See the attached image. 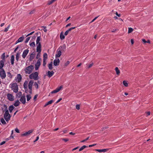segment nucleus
<instances>
[{"mask_svg":"<svg viewBox=\"0 0 153 153\" xmlns=\"http://www.w3.org/2000/svg\"><path fill=\"white\" fill-rule=\"evenodd\" d=\"M66 48V45H64L62 46H61L57 49L56 51V54L55 55L56 57H59L62 54V51H64Z\"/></svg>","mask_w":153,"mask_h":153,"instance_id":"f257e3e1","label":"nucleus"},{"mask_svg":"<svg viewBox=\"0 0 153 153\" xmlns=\"http://www.w3.org/2000/svg\"><path fill=\"white\" fill-rule=\"evenodd\" d=\"M10 87L13 92L17 93L18 91V87L17 84L16 82H13L10 85Z\"/></svg>","mask_w":153,"mask_h":153,"instance_id":"f03ea898","label":"nucleus"},{"mask_svg":"<svg viewBox=\"0 0 153 153\" xmlns=\"http://www.w3.org/2000/svg\"><path fill=\"white\" fill-rule=\"evenodd\" d=\"M34 69V67L33 65H31L25 68V72L26 74H29L32 73Z\"/></svg>","mask_w":153,"mask_h":153,"instance_id":"7ed1b4c3","label":"nucleus"},{"mask_svg":"<svg viewBox=\"0 0 153 153\" xmlns=\"http://www.w3.org/2000/svg\"><path fill=\"white\" fill-rule=\"evenodd\" d=\"M7 107L6 109H7L4 115V117L6 122L8 123V121L10 119L11 117L9 113L8 110L7 109Z\"/></svg>","mask_w":153,"mask_h":153,"instance_id":"20e7f679","label":"nucleus"},{"mask_svg":"<svg viewBox=\"0 0 153 153\" xmlns=\"http://www.w3.org/2000/svg\"><path fill=\"white\" fill-rule=\"evenodd\" d=\"M38 73L37 72H35L30 74L29 76V78L30 79H33L35 80H37L38 79Z\"/></svg>","mask_w":153,"mask_h":153,"instance_id":"39448f33","label":"nucleus"},{"mask_svg":"<svg viewBox=\"0 0 153 153\" xmlns=\"http://www.w3.org/2000/svg\"><path fill=\"white\" fill-rule=\"evenodd\" d=\"M34 82L33 80H30L28 84V88L29 91H28L30 94L32 93V86Z\"/></svg>","mask_w":153,"mask_h":153,"instance_id":"423d86ee","label":"nucleus"},{"mask_svg":"<svg viewBox=\"0 0 153 153\" xmlns=\"http://www.w3.org/2000/svg\"><path fill=\"white\" fill-rule=\"evenodd\" d=\"M7 99L10 101H12L14 100V97L11 94H7Z\"/></svg>","mask_w":153,"mask_h":153,"instance_id":"0eeeda50","label":"nucleus"},{"mask_svg":"<svg viewBox=\"0 0 153 153\" xmlns=\"http://www.w3.org/2000/svg\"><path fill=\"white\" fill-rule=\"evenodd\" d=\"M0 76L2 79H4L6 76V74L4 69L0 71Z\"/></svg>","mask_w":153,"mask_h":153,"instance_id":"6e6552de","label":"nucleus"},{"mask_svg":"<svg viewBox=\"0 0 153 153\" xmlns=\"http://www.w3.org/2000/svg\"><path fill=\"white\" fill-rule=\"evenodd\" d=\"M22 79V76L20 74L17 75V76L15 77V80L17 82L19 83L21 81Z\"/></svg>","mask_w":153,"mask_h":153,"instance_id":"1a4fd4ad","label":"nucleus"},{"mask_svg":"<svg viewBox=\"0 0 153 153\" xmlns=\"http://www.w3.org/2000/svg\"><path fill=\"white\" fill-rule=\"evenodd\" d=\"M41 60H42L41 58H39L35 65V69L36 70V71L38 70L40 65L41 61Z\"/></svg>","mask_w":153,"mask_h":153,"instance_id":"9d476101","label":"nucleus"},{"mask_svg":"<svg viewBox=\"0 0 153 153\" xmlns=\"http://www.w3.org/2000/svg\"><path fill=\"white\" fill-rule=\"evenodd\" d=\"M62 88V86H60L59 87L57 88L55 90H54L53 91H52L51 92V93L54 94V93H56L57 92H59L61 89Z\"/></svg>","mask_w":153,"mask_h":153,"instance_id":"9b49d317","label":"nucleus"},{"mask_svg":"<svg viewBox=\"0 0 153 153\" xmlns=\"http://www.w3.org/2000/svg\"><path fill=\"white\" fill-rule=\"evenodd\" d=\"M20 101L23 104H25L26 102V98L25 96L23 95L22 96L20 99Z\"/></svg>","mask_w":153,"mask_h":153,"instance_id":"f8f14e48","label":"nucleus"},{"mask_svg":"<svg viewBox=\"0 0 153 153\" xmlns=\"http://www.w3.org/2000/svg\"><path fill=\"white\" fill-rule=\"evenodd\" d=\"M29 52L28 49H26L25 50L23 53L22 54V57L23 58H25L27 55V54Z\"/></svg>","mask_w":153,"mask_h":153,"instance_id":"ddd939ff","label":"nucleus"},{"mask_svg":"<svg viewBox=\"0 0 153 153\" xmlns=\"http://www.w3.org/2000/svg\"><path fill=\"white\" fill-rule=\"evenodd\" d=\"M32 131L31 130H29L27 132H26L25 133H23L21 134L22 136H27L28 135L30 134L32 132Z\"/></svg>","mask_w":153,"mask_h":153,"instance_id":"4468645a","label":"nucleus"},{"mask_svg":"<svg viewBox=\"0 0 153 153\" xmlns=\"http://www.w3.org/2000/svg\"><path fill=\"white\" fill-rule=\"evenodd\" d=\"M59 62L60 60L59 59H54L53 61V64L55 66L58 65H59Z\"/></svg>","mask_w":153,"mask_h":153,"instance_id":"2eb2a0df","label":"nucleus"},{"mask_svg":"<svg viewBox=\"0 0 153 153\" xmlns=\"http://www.w3.org/2000/svg\"><path fill=\"white\" fill-rule=\"evenodd\" d=\"M40 36H38L37 38L36 42V45H41V43L40 42Z\"/></svg>","mask_w":153,"mask_h":153,"instance_id":"dca6fc26","label":"nucleus"},{"mask_svg":"<svg viewBox=\"0 0 153 153\" xmlns=\"http://www.w3.org/2000/svg\"><path fill=\"white\" fill-rule=\"evenodd\" d=\"M75 27L70 28H69V29H68V30H67L65 32V33H64V35L65 36H67L68 34L69 31H71V30L75 29Z\"/></svg>","mask_w":153,"mask_h":153,"instance_id":"f3484780","label":"nucleus"},{"mask_svg":"<svg viewBox=\"0 0 153 153\" xmlns=\"http://www.w3.org/2000/svg\"><path fill=\"white\" fill-rule=\"evenodd\" d=\"M54 74V72L52 71H48L47 73V76L49 77H51Z\"/></svg>","mask_w":153,"mask_h":153,"instance_id":"a211bd4d","label":"nucleus"},{"mask_svg":"<svg viewBox=\"0 0 153 153\" xmlns=\"http://www.w3.org/2000/svg\"><path fill=\"white\" fill-rule=\"evenodd\" d=\"M20 103L19 100H17L15 101V102L13 103V105L17 107L19 105Z\"/></svg>","mask_w":153,"mask_h":153,"instance_id":"6ab92c4d","label":"nucleus"},{"mask_svg":"<svg viewBox=\"0 0 153 153\" xmlns=\"http://www.w3.org/2000/svg\"><path fill=\"white\" fill-rule=\"evenodd\" d=\"M37 46L36 52L38 53H40L41 51V45H39Z\"/></svg>","mask_w":153,"mask_h":153,"instance_id":"aec40b11","label":"nucleus"},{"mask_svg":"<svg viewBox=\"0 0 153 153\" xmlns=\"http://www.w3.org/2000/svg\"><path fill=\"white\" fill-rule=\"evenodd\" d=\"M14 55H12L11 56V59H10L11 63L12 65H13L14 64Z\"/></svg>","mask_w":153,"mask_h":153,"instance_id":"412c9836","label":"nucleus"},{"mask_svg":"<svg viewBox=\"0 0 153 153\" xmlns=\"http://www.w3.org/2000/svg\"><path fill=\"white\" fill-rule=\"evenodd\" d=\"M53 102V100H51L49 101L48 102H47L45 105H44V107H46L48 105H49L51 104Z\"/></svg>","mask_w":153,"mask_h":153,"instance_id":"4be33fe9","label":"nucleus"},{"mask_svg":"<svg viewBox=\"0 0 153 153\" xmlns=\"http://www.w3.org/2000/svg\"><path fill=\"white\" fill-rule=\"evenodd\" d=\"M28 84V81L26 80L24 82L23 84L24 88H27V85Z\"/></svg>","mask_w":153,"mask_h":153,"instance_id":"5701e85b","label":"nucleus"},{"mask_svg":"<svg viewBox=\"0 0 153 153\" xmlns=\"http://www.w3.org/2000/svg\"><path fill=\"white\" fill-rule=\"evenodd\" d=\"M1 58L2 59V60H1V61H3V62L4 63L5 61V53H4L2 54L1 56Z\"/></svg>","mask_w":153,"mask_h":153,"instance_id":"b1692460","label":"nucleus"},{"mask_svg":"<svg viewBox=\"0 0 153 153\" xmlns=\"http://www.w3.org/2000/svg\"><path fill=\"white\" fill-rule=\"evenodd\" d=\"M34 54H33V53H32L30 55L29 58V60L30 61H31L32 60H33L34 57Z\"/></svg>","mask_w":153,"mask_h":153,"instance_id":"393cba45","label":"nucleus"},{"mask_svg":"<svg viewBox=\"0 0 153 153\" xmlns=\"http://www.w3.org/2000/svg\"><path fill=\"white\" fill-rule=\"evenodd\" d=\"M60 37L61 40H63L65 38V36H64L62 32L60 33Z\"/></svg>","mask_w":153,"mask_h":153,"instance_id":"a878e982","label":"nucleus"},{"mask_svg":"<svg viewBox=\"0 0 153 153\" xmlns=\"http://www.w3.org/2000/svg\"><path fill=\"white\" fill-rule=\"evenodd\" d=\"M14 107L13 105L10 106L9 108V109L10 111V112L11 113L12 112V111L14 108Z\"/></svg>","mask_w":153,"mask_h":153,"instance_id":"bb28decb","label":"nucleus"},{"mask_svg":"<svg viewBox=\"0 0 153 153\" xmlns=\"http://www.w3.org/2000/svg\"><path fill=\"white\" fill-rule=\"evenodd\" d=\"M37 82L38 83L35 82L34 84V86L35 88L36 89H37L38 88L39 86L38 83H39V81H37Z\"/></svg>","mask_w":153,"mask_h":153,"instance_id":"cd10ccee","label":"nucleus"},{"mask_svg":"<svg viewBox=\"0 0 153 153\" xmlns=\"http://www.w3.org/2000/svg\"><path fill=\"white\" fill-rule=\"evenodd\" d=\"M4 65V63L3 62V61H0V69L1 70V69H3L2 68L3 67Z\"/></svg>","mask_w":153,"mask_h":153,"instance_id":"c85d7f7f","label":"nucleus"},{"mask_svg":"<svg viewBox=\"0 0 153 153\" xmlns=\"http://www.w3.org/2000/svg\"><path fill=\"white\" fill-rule=\"evenodd\" d=\"M115 70L116 71V74L117 75H119L120 73V70L118 69V67H117L115 68Z\"/></svg>","mask_w":153,"mask_h":153,"instance_id":"c756f323","label":"nucleus"},{"mask_svg":"<svg viewBox=\"0 0 153 153\" xmlns=\"http://www.w3.org/2000/svg\"><path fill=\"white\" fill-rule=\"evenodd\" d=\"M20 53H16V59L17 61H18L19 58Z\"/></svg>","mask_w":153,"mask_h":153,"instance_id":"7c9ffc66","label":"nucleus"},{"mask_svg":"<svg viewBox=\"0 0 153 153\" xmlns=\"http://www.w3.org/2000/svg\"><path fill=\"white\" fill-rule=\"evenodd\" d=\"M22 93L21 92H19L16 94V97H20L21 96H22Z\"/></svg>","mask_w":153,"mask_h":153,"instance_id":"2f4dec72","label":"nucleus"},{"mask_svg":"<svg viewBox=\"0 0 153 153\" xmlns=\"http://www.w3.org/2000/svg\"><path fill=\"white\" fill-rule=\"evenodd\" d=\"M24 37L23 36L20 37L18 39V42H22L24 40Z\"/></svg>","mask_w":153,"mask_h":153,"instance_id":"473e14b6","label":"nucleus"},{"mask_svg":"<svg viewBox=\"0 0 153 153\" xmlns=\"http://www.w3.org/2000/svg\"><path fill=\"white\" fill-rule=\"evenodd\" d=\"M88 147L87 146H85V145H84V146H82L79 149V151H81L82 150H83L85 148H86V147Z\"/></svg>","mask_w":153,"mask_h":153,"instance_id":"72a5a7b5","label":"nucleus"},{"mask_svg":"<svg viewBox=\"0 0 153 153\" xmlns=\"http://www.w3.org/2000/svg\"><path fill=\"white\" fill-rule=\"evenodd\" d=\"M27 100V101H29L31 98V97L30 94L27 95H26Z\"/></svg>","mask_w":153,"mask_h":153,"instance_id":"f704fd0d","label":"nucleus"},{"mask_svg":"<svg viewBox=\"0 0 153 153\" xmlns=\"http://www.w3.org/2000/svg\"><path fill=\"white\" fill-rule=\"evenodd\" d=\"M48 58V55L46 53H45L43 54V59L46 60Z\"/></svg>","mask_w":153,"mask_h":153,"instance_id":"c9c22d12","label":"nucleus"},{"mask_svg":"<svg viewBox=\"0 0 153 153\" xmlns=\"http://www.w3.org/2000/svg\"><path fill=\"white\" fill-rule=\"evenodd\" d=\"M0 121L2 124L4 125L6 124V122L3 118H1L0 120Z\"/></svg>","mask_w":153,"mask_h":153,"instance_id":"e433bc0d","label":"nucleus"},{"mask_svg":"<svg viewBox=\"0 0 153 153\" xmlns=\"http://www.w3.org/2000/svg\"><path fill=\"white\" fill-rule=\"evenodd\" d=\"M30 45L32 47H34L35 46V44L34 42H32L30 43Z\"/></svg>","mask_w":153,"mask_h":153,"instance_id":"4c0bfd02","label":"nucleus"},{"mask_svg":"<svg viewBox=\"0 0 153 153\" xmlns=\"http://www.w3.org/2000/svg\"><path fill=\"white\" fill-rule=\"evenodd\" d=\"M52 62H51V63L48 64V67L49 69L50 70L52 69L53 68L52 67Z\"/></svg>","mask_w":153,"mask_h":153,"instance_id":"58836bf2","label":"nucleus"},{"mask_svg":"<svg viewBox=\"0 0 153 153\" xmlns=\"http://www.w3.org/2000/svg\"><path fill=\"white\" fill-rule=\"evenodd\" d=\"M128 33L132 32L133 30V29L131 27H128Z\"/></svg>","mask_w":153,"mask_h":153,"instance_id":"ea45409f","label":"nucleus"},{"mask_svg":"<svg viewBox=\"0 0 153 153\" xmlns=\"http://www.w3.org/2000/svg\"><path fill=\"white\" fill-rule=\"evenodd\" d=\"M123 84L124 86L126 87H127L128 85V83L126 81H124L123 82Z\"/></svg>","mask_w":153,"mask_h":153,"instance_id":"a19ab883","label":"nucleus"},{"mask_svg":"<svg viewBox=\"0 0 153 153\" xmlns=\"http://www.w3.org/2000/svg\"><path fill=\"white\" fill-rule=\"evenodd\" d=\"M7 76L8 77L11 78L12 77V75L11 74V73L10 72H7Z\"/></svg>","mask_w":153,"mask_h":153,"instance_id":"79ce46f5","label":"nucleus"},{"mask_svg":"<svg viewBox=\"0 0 153 153\" xmlns=\"http://www.w3.org/2000/svg\"><path fill=\"white\" fill-rule=\"evenodd\" d=\"M10 26V25H9L7 28H6L5 29L4 31L5 32H7Z\"/></svg>","mask_w":153,"mask_h":153,"instance_id":"37998d69","label":"nucleus"},{"mask_svg":"<svg viewBox=\"0 0 153 153\" xmlns=\"http://www.w3.org/2000/svg\"><path fill=\"white\" fill-rule=\"evenodd\" d=\"M93 63H92L91 64L88 65V66H87V68H91L93 65Z\"/></svg>","mask_w":153,"mask_h":153,"instance_id":"c03bdc74","label":"nucleus"},{"mask_svg":"<svg viewBox=\"0 0 153 153\" xmlns=\"http://www.w3.org/2000/svg\"><path fill=\"white\" fill-rule=\"evenodd\" d=\"M70 63V62L69 61H67L66 62L65 64L64 65V66L65 67L67 66Z\"/></svg>","mask_w":153,"mask_h":153,"instance_id":"a18cd8bd","label":"nucleus"},{"mask_svg":"<svg viewBox=\"0 0 153 153\" xmlns=\"http://www.w3.org/2000/svg\"><path fill=\"white\" fill-rule=\"evenodd\" d=\"M30 37H27L25 41V43H27L28 42V41L30 39Z\"/></svg>","mask_w":153,"mask_h":153,"instance_id":"49530a36","label":"nucleus"},{"mask_svg":"<svg viewBox=\"0 0 153 153\" xmlns=\"http://www.w3.org/2000/svg\"><path fill=\"white\" fill-rule=\"evenodd\" d=\"M53 3L52 0H49L48 1L47 4L48 5H50Z\"/></svg>","mask_w":153,"mask_h":153,"instance_id":"de8ad7c7","label":"nucleus"},{"mask_svg":"<svg viewBox=\"0 0 153 153\" xmlns=\"http://www.w3.org/2000/svg\"><path fill=\"white\" fill-rule=\"evenodd\" d=\"M40 56V53H38H38H37V55H36V59H39L40 58L39 57Z\"/></svg>","mask_w":153,"mask_h":153,"instance_id":"09e8293b","label":"nucleus"},{"mask_svg":"<svg viewBox=\"0 0 153 153\" xmlns=\"http://www.w3.org/2000/svg\"><path fill=\"white\" fill-rule=\"evenodd\" d=\"M46 60L45 59H43V66H45L46 64Z\"/></svg>","mask_w":153,"mask_h":153,"instance_id":"8fccbe9b","label":"nucleus"},{"mask_svg":"<svg viewBox=\"0 0 153 153\" xmlns=\"http://www.w3.org/2000/svg\"><path fill=\"white\" fill-rule=\"evenodd\" d=\"M89 138V137H88L86 138L85 140H84L82 141H81V143H83L85 141H86L88 140Z\"/></svg>","mask_w":153,"mask_h":153,"instance_id":"3c124183","label":"nucleus"},{"mask_svg":"<svg viewBox=\"0 0 153 153\" xmlns=\"http://www.w3.org/2000/svg\"><path fill=\"white\" fill-rule=\"evenodd\" d=\"M62 140L64 141H65V142H66L68 141L69 139L68 138H62Z\"/></svg>","mask_w":153,"mask_h":153,"instance_id":"603ef678","label":"nucleus"},{"mask_svg":"<svg viewBox=\"0 0 153 153\" xmlns=\"http://www.w3.org/2000/svg\"><path fill=\"white\" fill-rule=\"evenodd\" d=\"M76 108L77 110H79L80 108V105L79 104L76 105Z\"/></svg>","mask_w":153,"mask_h":153,"instance_id":"864d4df0","label":"nucleus"},{"mask_svg":"<svg viewBox=\"0 0 153 153\" xmlns=\"http://www.w3.org/2000/svg\"><path fill=\"white\" fill-rule=\"evenodd\" d=\"M15 130L16 131V132L17 133H20L19 130L17 128H16L15 129Z\"/></svg>","mask_w":153,"mask_h":153,"instance_id":"5fc2aeb1","label":"nucleus"},{"mask_svg":"<svg viewBox=\"0 0 153 153\" xmlns=\"http://www.w3.org/2000/svg\"><path fill=\"white\" fill-rule=\"evenodd\" d=\"M34 33V31H33L31 32L30 33H29L26 36V37L27 36H28L32 34L33 33Z\"/></svg>","mask_w":153,"mask_h":153,"instance_id":"6e6d98bb","label":"nucleus"},{"mask_svg":"<svg viewBox=\"0 0 153 153\" xmlns=\"http://www.w3.org/2000/svg\"><path fill=\"white\" fill-rule=\"evenodd\" d=\"M108 150V149H102V152H106Z\"/></svg>","mask_w":153,"mask_h":153,"instance_id":"4d7b16f0","label":"nucleus"},{"mask_svg":"<svg viewBox=\"0 0 153 153\" xmlns=\"http://www.w3.org/2000/svg\"><path fill=\"white\" fill-rule=\"evenodd\" d=\"M95 150L99 152H102V149H96Z\"/></svg>","mask_w":153,"mask_h":153,"instance_id":"13d9d810","label":"nucleus"},{"mask_svg":"<svg viewBox=\"0 0 153 153\" xmlns=\"http://www.w3.org/2000/svg\"><path fill=\"white\" fill-rule=\"evenodd\" d=\"M62 100V98H60L58 100H57V101L56 102V103H57L58 102H59L61 100Z\"/></svg>","mask_w":153,"mask_h":153,"instance_id":"bf43d9fd","label":"nucleus"},{"mask_svg":"<svg viewBox=\"0 0 153 153\" xmlns=\"http://www.w3.org/2000/svg\"><path fill=\"white\" fill-rule=\"evenodd\" d=\"M98 16H97V17H95L93 19V20L91 21V22H93L96 19H97V18L98 17Z\"/></svg>","mask_w":153,"mask_h":153,"instance_id":"052dcab7","label":"nucleus"},{"mask_svg":"<svg viewBox=\"0 0 153 153\" xmlns=\"http://www.w3.org/2000/svg\"><path fill=\"white\" fill-rule=\"evenodd\" d=\"M6 142L5 141H3L1 142V143H0V146L3 145Z\"/></svg>","mask_w":153,"mask_h":153,"instance_id":"680f3d73","label":"nucleus"},{"mask_svg":"<svg viewBox=\"0 0 153 153\" xmlns=\"http://www.w3.org/2000/svg\"><path fill=\"white\" fill-rule=\"evenodd\" d=\"M38 95H35L34 97V98H33V100L35 101L36 100V99Z\"/></svg>","mask_w":153,"mask_h":153,"instance_id":"e2e57ef3","label":"nucleus"},{"mask_svg":"<svg viewBox=\"0 0 153 153\" xmlns=\"http://www.w3.org/2000/svg\"><path fill=\"white\" fill-rule=\"evenodd\" d=\"M25 90V92L26 93H28V89L27 88H24Z\"/></svg>","mask_w":153,"mask_h":153,"instance_id":"0e129e2a","label":"nucleus"},{"mask_svg":"<svg viewBox=\"0 0 153 153\" xmlns=\"http://www.w3.org/2000/svg\"><path fill=\"white\" fill-rule=\"evenodd\" d=\"M39 136L37 137L36 140L34 141V142H36V141H37L39 140Z\"/></svg>","mask_w":153,"mask_h":153,"instance_id":"69168bd1","label":"nucleus"},{"mask_svg":"<svg viewBox=\"0 0 153 153\" xmlns=\"http://www.w3.org/2000/svg\"><path fill=\"white\" fill-rule=\"evenodd\" d=\"M35 12V10H32L30 12V14H33V13Z\"/></svg>","mask_w":153,"mask_h":153,"instance_id":"338daca9","label":"nucleus"},{"mask_svg":"<svg viewBox=\"0 0 153 153\" xmlns=\"http://www.w3.org/2000/svg\"><path fill=\"white\" fill-rule=\"evenodd\" d=\"M116 15L120 17V14H119L117 12L115 13Z\"/></svg>","mask_w":153,"mask_h":153,"instance_id":"774afa93","label":"nucleus"}]
</instances>
